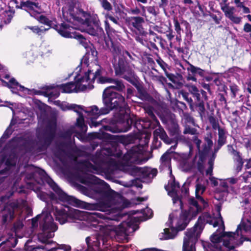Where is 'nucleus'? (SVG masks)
<instances>
[{
	"instance_id": "f257e3e1",
	"label": "nucleus",
	"mask_w": 251,
	"mask_h": 251,
	"mask_svg": "<svg viewBox=\"0 0 251 251\" xmlns=\"http://www.w3.org/2000/svg\"><path fill=\"white\" fill-rule=\"evenodd\" d=\"M111 83L114 85L106 87L102 93L104 107L99 109L97 105H94L92 110L100 114H108L112 110L118 111V118L122 122L123 128H115L106 126L104 128L112 132H126L130 128L134 120L128 115L129 109L125 100L126 86L123 81L118 79L113 78Z\"/></svg>"
},
{
	"instance_id": "f03ea898",
	"label": "nucleus",
	"mask_w": 251,
	"mask_h": 251,
	"mask_svg": "<svg viewBox=\"0 0 251 251\" xmlns=\"http://www.w3.org/2000/svg\"><path fill=\"white\" fill-rule=\"evenodd\" d=\"M63 18L73 25L79 24L85 26L86 32L91 35L101 36L104 34L98 18L91 16L90 13L81 8L70 6L67 11L63 12Z\"/></svg>"
},
{
	"instance_id": "7ed1b4c3",
	"label": "nucleus",
	"mask_w": 251,
	"mask_h": 251,
	"mask_svg": "<svg viewBox=\"0 0 251 251\" xmlns=\"http://www.w3.org/2000/svg\"><path fill=\"white\" fill-rule=\"evenodd\" d=\"M47 183L55 193V194L52 192H50L49 195V198L52 201H57L58 199L61 201L67 202L78 208L85 209L93 208V205L92 204L81 201L74 196L67 195L52 179L50 178L48 180Z\"/></svg>"
},
{
	"instance_id": "20e7f679",
	"label": "nucleus",
	"mask_w": 251,
	"mask_h": 251,
	"mask_svg": "<svg viewBox=\"0 0 251 251\" xmlns=\"http://www.w3.org/2000/svg\"><path fill=\"white\" fill-rule=\"evenodd\" d=\"M112 62L116 75L129 82L137 76L125 56H120L118 59L112 60Z\"/></svg>"
},
{
	"instance_id": "39448f33",
	"label": "nucleus",
	"mask_w": 251,
	"mask_h": 251,
	"mask_svg": "<svg viewBox=\"0 0 251 251\" xmlns=\"http://www.w3.org/2000/svg\"><path fill=\"white\" fill-rule=\"evenodd\" d=\"M145 23L144 19L140 16H131L126 19L128 28L135 35V40L142 44H143V38L148 35V32L143 26Z\"/></svg>"
},
{
	"instance_id": "423d86ee",
	"label": "nucleus",
	"mask_w": 251,
	"mask_h": 251,
	"mask_svg": "<svg viewBox=\"0 0 251 251\" xmlns=\"http://www.w3.org/2000/svg\"><path fill=\"white\" fill-rule=\"evenodd\" d=\"M56 130V123L50 121L45 129L37 135L38 145L41 149L46 150L51 145L55 138Z\"/></svg>"
},
{
	"instance_id": "0eeeda50",
	"label": "nucleus",
	"mask_w": 251,
	"mask_h": 251,
	"mask_svg": "<svg viewBox=\"0 0 251 251\" xmlns=\"http://www.w3.org/2000/svg\"><path fill=\"white\" fill-rule=\"evenodd\" d=\"M188 211H182V213H180L179 215V218L176 227L170 226V230L168 228L164 229V234L167 236V239H173L176 235L178 231H182L185 229L190 221V219L188 218Z\"/></svg>"
},
{
	"instance_id": "6e6552de",
	"label": "nucleus",
	"mask_w": 251,
	"mask_h": 251,
	"mask_svg": "<svg viewBox=\"0 0 251 251\" xmlns=\"http://www.w3.org/2000/svg\"><path fill=\"white\" fill-rule=\"evenodd\" d=\"M103 71V69L100 65L95 63H92L88 71L80 78H83V82L87 83L86 85L88 88L92 89L94 87L93 83L97 77L102 75Z\"/></svg>"
},
{
	"instance_id": "1a4fd4ad",
	"label": "nucleus",
	"mask_w": 251,
	"mask_h": 251,
	"mask_svg": "<svg viewBox=\"0 0 251 251\" xmlns=\"http://www.w3.org/2000/svg\"><path fill=\"white\" fill-rule=\"evenodd\" d=\"M75 82H70L65 84L56 85V87L61 90L63 93H71L73 92H77L79 91H83L86 90V84H82L84 83L83 78L78 77V75L75 78Z\"/></svg>"
},
{
	"instance_id": "9d476101",
	"label": "nucleus",
	"mask_w": 251,
	"mask_h": 251,
	"mask_svg": "<svg viewBox=\"0 0 251 251\" xmlns=\"http://www.w3.org/2000/svg\"><path fill=\"white\" fill-rule=\"evenodd\" d=\"M213 134L211 132H207L203 138L204 143L202 145L201 149V140L199 139L197 136H194L193 137L192 141L195 144L198 150V152H201L206 154H209L212 147L213 145L212 141Z\"/></svg>"
},
{
	"instance_id": "9b49d317",
	"label": "nucleus",
	"mask_w": 251,
	"mask_h": 251,
	"mask_svg": "<svg viewBox=\"0 0 251 251\" xmlns=\"http://www.w3.org/2000/svg\"><path fill=\"white\" fill-rule=\"evenodd\" d=\"M40 228L42 231L40 236L47 239L51 238V233L57 229V226L53 222L51 215H46L40 223Z\"/></svg>"
},
{
	"instance_id": "f8f14e48",
	"label": "nucleus",
	"mask_w": 251,
	"mask_h": 251,
	"mask_svg": "<svg viewBox=\"0 0 251 251\" xmlns=\"http://www.w3.org/2000/svg\"><path fill=\"white\" fill-rule=\"evenodd\" d=\"M220 5L225 16L230 20L233 23L239 24L242 20V17L236 16L234 15L235 8L233 6H230L227 0H221Z\"/></svg>"
},
{
	"instance_id": "ddd939ff",
	"label": "nucleus",
	"mask_w": 251,
	"mask_h": 251,
	"mask_svg": "<svg viewBox=\"0 0 251 251\" xmlns=\"http://www.w3.org/2000/svg\"><path fill=\"white\" fill-rule=\"evenodd\" d=\"M19 207L17 202L12 201L5 204L2 211V223L6 224L8 221H11L15 218V212Z\"/></svg>"
},
{
	"instance_id": "4468645a",
	"label": "nucleus",
	"mask_w": 251,
	"mask_h": 251,
	"mask_svg": "<svg viewBox=\"0 0 251 251\" xmlns=\"http://www.w3.org/2000/svg\"><path fill=\"white\" fill-rule=\"evenodd\" d=\"M73 27L63 22L60 24V26L57 32L62 37L66 38H75L78 40H82L85 41L84 37L80 33L74 31L72 32Z\"/></svg>"
},
{
	"instance_id": "2eb2a0df",
	"label": "nucleus",
	"mask_w": 251,
	"mask_h": 251,
	"mask_svg": "<svg viewBox=\"0 0 251 251\" xmlns=\"http://www.w3.org/2000/svg\"><path fill=\"white\" fill-rule=\"evenodd\" d=\"M167 130L170 136L172 137L174 142L177 144L178 141L181 139V136L179 125L176 120L171 119L169 121Z\"/></svg>"
},
{
	"instance_id": "dca6fc26",
	"label": "nucleus",
	"mask_w": 251,
	"mask_h": 251,
	"mask_svg": "<svg viewBox=\"0 0 251 251\" xmlns=\"http://www.w3.org/2000/svg\"><path fill=\"white\" fill-rule=\"evenodd\" d=\"M137 89L139 95V98L143 100H150L152 97L144 88L142 84L140 82L137 76L129 82Z\"/></svg>"
},
{
	"instance_id": "f3484780",
	"label": "nucleus",
	"mask_w": 251,
	"mask_h": 251,
	"mask_svg": "<svg viewBox=\"0 0 251 251\" xmlns=\"http://www.w3.org/2000/svg\"><path fill=\"white\" fill-rule=\"evenodd\" d=\"M173 22L174 24L175 30L177 33L176 39L177 40H180L181 33L183 30L181 28L180 25L184 26L185 28L186 34H190L191 37L192 36V33L191 30V26L189 23L185 21L182 20L181 23H179L176 17H174L173 19Z\"/></svg>"
},
{
	"instance_id": "a211bd4d",
	"label": "nucleus",
	"mask_w": 251,
	"mask_h": 251,
	"mask_svg": "<svg viewBox=\"0 0 251 251\" xmlns=\"http://www.w3.org/2000/svg\"><path fill=\"white\" fill-rule=\"evenodd\" d=\"M105 137L111 142L120 143L125 146L133 143L134 140L132 136L111 135L108 133L105 134Z\"/></svg>"
},
{
	"instance_id": "6ab92c4d",
	"label": "nucleus",
	"mask_w": 251,
	"mask_h": 251,
	"mask_svg": "<svg viewBox=\"0 0 251 251\" xmlns=\"http://www.w3.org/2000/svg\"><path fill=\"white\" fill-rule=\"evenodd\" d=\"M202 225L198 222L195 225L193 228L188 229L185 232L186 237L184 238L189 243L190 241L198 239L202 230Z\"/></svg>"
},
{
	"instance_id": "aec40b11",
	"label": "nucleus",
	"mask_w": 251,
	"mask_h": 251,
	"mask_svg": "<svg viewBox=\"0 0 251 251\" xmlns=\"http://www.w3.org/2000/svg\"><path fill=\"white\" fill-rule=\"evenodd\" d=\"M189 204L190 205L189 209L184 210L183 209L182 211H187L189 212L188 218H190L191 220L195 218L199 213L201 212L202 208L194 197L189 199Z\"/></svg>"
},
{
	"instance_id": "412c9836",
	"label": "nucleus",
	"mask_w": 251,
	"mask_h": 251,
	"mask_svg": "<svg viewBox=\"0 0 251 251\" xmlns=\"http://www.w3.org/2000/svg\"><path fill=\"white\" fill-rule=\"evenodd\" d=\"M140 150L138 146H134L130 148L123 156L124 160L126 161L127 163L134 162L135 164H139L140 161L135 159L140 153Z\"/></svg>"
},
{
	"instance_id": "4be33fe9",
	"label": "nucleus",
	"mask_w": 251,
	"mask_h": 251,
	"mask_svg": "<svg viewBox=\"0 0 251 251\" xmlns=\"http://www.w3.org/2000/svg\"><path fill=\"white\" fill-rule=\"evenodd\" d=\"M189 67L187 68L188 73L187 80L197 81L196 75H198L201 77H203L204 75V70L202 69L196 67L193 64L188 62Z\"/></svg>"
},
{
	"instance_id": "5701e85b",
	"label": "nucleus",
	"mask_w": 251,
	"mask_h": 251,
	"mask_svg": "<svg viewBox=\"0 0 251 251\" xmlns=\"http://www.w3.org/2000/svg\"><path fill=\"white\" fill-rule=\"evenodd\" d=\"M84 40L85 41L82 40H78V41L86 49V54H88V56L91 57V61H97L98 59V53L96 50V48L93 44H91L90 43L88 44L86 39L85 38Z\"/></svg>"
},
{
	"instance_id": "b1692460",
	"label": "nucleus",
	"mask_w": 251,
	"mask_h": 251,
	"mask_svg": "<svg viewBox=\"0 0 251 251\" xmlns=\"http://www.w3.org/2000/svg\"><path fill=\"white\" fill-rule=\"evenodd\" d=\"M128 117H130L131 119H133L134 120V122L133 124L131 126V127L132 126H134L135 128L138 129V124L141 125V127L144 129H154L155 128L156 126L158 125V124H155L154 122H153L151 119H146L144 120H143L142 121H137L136 118H131L130 115L128 114ZM131 128H130L129 130H130Z\"/></svg>"
},
{
	"instance_id": "393cba45",
	"label": "nucleus",
	"mask_w": 251,
	"mask_h": 251,
	"mask_svg": "<svg viewBox=\"0 0 251 251\" xmlns=\"http://www.w3.org/2000/svg\"><path fill=\"white\" fill-rule=\"evenodd\" d=\"M111 50L113 55L112 60L118 59V57L121 55H126L129 57H131L130 53L127 50H124L123 48L119 45L112 44Z\"/></svg>"
},
{
	"instance_id": "a878e982",
	"label": "nucleus",
	"mask_w": 251,
	"mask_h": 251,
	"mask_svg": "<svg viewBox=\"0 0 251 251\" xmlns=\"http://www.w3.org/2000/svg\"><path fill=\"white\" fill-rule=\"evenodd\" d=\"M201 93L198 94L194 99L195 102H193L194 107L198 112L200 117L202 118L205 115V108L204 102L203 101Z\"/></svg>"
},
{
	"instance_id": "bb28decb",
	"label": "nucleus",
	"mask_w": 251,
	"mask_h": 251,
	"mask_svg": "<svg viewBox=\"0 0 251 251\" xmlns=\"http://www.w3.org/2000/svg\"><path fill=\"white\" fill-rule=\"evenodd\" d=\"M20 8L26 11L28 10L36 11V10L41 9V5L38 2L34 1L33 0H29L20 4Z\"/></svg>"
},
{
	"instance_id": "cd10ccee",
	"label": "nucleus",
	"mask_w": 251,
	"mask_h": 251,
	"mask_svg": "<svg viewBox=\"0 0 251 251\" xmlns=\"http://www.w3.org/2000/svg\"><path fill=\"white\" fill-rule=\"evenodd\" d=\"M153 134L154 135L158 136L161 140L168 145L175 143L172 137L170 138L168 137L166 132L162 127H159L158 128L156 129Z\"/></svg>"
},
{
	"instance_id": "c85d7f7f",
	"label": "nucleus",
	"mask_w": 251,
	"mask_h": 251,
	"mask_svg": "<svg viewBox=\"0 0 251 251\" xmlns=\"http://www.w3.org/2000/svg\"><path fill=\"white\" fill-rule=\"evenodd\" d=\"M17 156L14 153L9 154L7 156H3L0 160V163H4L5 166L10 169L12 167L16 166Z\"/></svg>"
},
{
	"instance_id": "c756f323",
	"label": "nucleus",
	"mask_w": 251,
	"mask_h": 251,
	"mask_svg": "<svg viewBox=\"0 0 251 251\" xmlns=\"http://www.w3.org/2000/svg\"><path fill=\"white\" fill-rule=\"evenodd\" d=\"M101 238V236H97L95 237V240L93 241L92 245H91V241H92L90 237H87L86 238V242L88 246V251H98L100 249V240Z\"/></svg>"
},
{
	"instance_id": "7c9ffc66",
	"label": "nucleus",
	"mask_w": 251,
	"mask_h": 251,
	"mask_svg": "<svg viewBox=\"0 0 251 251\" xmlns=\"http://www.w3.org/2000/svg\"><path fill=\"white\" fill-rule=\"evenodd\" d=\"M55 220L59 222L61 225L68 222L67 211L63 209H58L56 208L54 212Z\"/></svg>"
},
{
	"instance_id": "2f4dec72",
	"label": "nucleus",
	"mask_w": 251,
	"mask_h": 251,
	"mask_svg": "<svg viewBox=\"0 0 251 251\" xmlns=\"http://www.w3.org/2000/svg\"><path fill=\"white\" fill-rule=\"evenodd\" d=\"M100 180L97 176L90 174H87L80 177V182L87 185L98 184Z\"/></svg>"
},
{
	"instance_id": "473e14b6",
	"label": "nucleus",
	"mask_w": 251,
	"mask_h": 251,
	"mask_svg": "<svg viewBox=\"0 0 251 251\" xmlns=\"http://www.w3.org/2000/svg\"><path fill=\"white\" fill-rule=\"evenodd\" d=\"M93 105L91 107V110L90 111V114L92 116L91 118L90 122L89 123V125L90 127H98L101 125V121H96V119L100 115H105L106 114H100V112L93 111L92 109H93Z\"/></svg>"
},
{
	"instance_id": "72a5a7b5",
	"label": "nucleus",
	"mask_w": 251,
	"mask_h": 251,
	"mask_svg": "<svg viewBox=\"0 0 251 251\" xmlns=\"http://www.w3.org/2000/svg\"><path fill=\"white\" fill-rule=\"evenodd\" d=\"M94 192L100 196L106 198H111L112 197V192L106 190L105 188L100 186H96L93 188Z\"/></svg>"
},
{
	"instance_id": "f704fd0d",
	"label": "nucleus",
	"mask_w": 251,
	"mask_h": 251,
	"mask_svg": "<svg viewBox=\"0 0 251 251\" xmlns=\"http://www.w3.org/2000/svg\"><path fill=\"white\" fill-rule=\"evenodd\" d=\"M14 13V10L11 8L10 6L9 7V9L8 10H4L1 15L3 22L5 24H9L13 17Z\"/></svg>"
},
{
	"instance_id": "c9c22d12",
	"label": "nucleus",
	"mask_w": 251,
	"mask_h": 251,
	"mask_svg": "<svg viewBox=\"0 0 251 251\" xmlns=\"http://www.w3.org/2000/svg\"><path fill=\"white\" fill-rule=\"evenodd\" d=\"M78 164L81 165L88 172L95 173V172L99 170V168L97 166L93 165L87 160L80 161L78 162Z\"/></svg>"
},
{
	"instance_id": "e433bc0d",
	"label": "nucleus",
	"mask_w": 251,
	"mask_h": 251,
	"mask_svg": "<svg viewBox=\"0 0 251 251\" xmlns=\"http://www.w3.org/2000/svg\"><path fill=\"white\" fill-rule=\"evenodd\" d=\"M1 81L5 83V86L9 88H14L15 87L19 86L20 87V91L24 92L25 90H28V89L20 84L14 77L11 78L9 82H7L3 80H1Z\"/></svg>"
},
{
	"instance_id": "4c0bfd02",
	"label": "nucleus",
	"mask_w": 251,
	"mask_h": 251,
	"mask_svg": "<svg viewBox=\"0 0 251 251\" xmlns=\"http://www.w3.org/2000/svg\"><path fill=\"white\" fill-rule=\"evenodd\" d=\"M227 131L225 128H219L218 130V139L217 142L222 144H226V139Z\"/></svg>"
},
{
	"instance_id": "58836bf2",
	"label": "nucleus",
	"mask_w": 251,
	"mask_h": 251,
	"mask_svg": "<svg viewBox=\"0 0 251 251\" xmlns=\"http://www.w3.org/2000/svg\"><path fill=\"white\" fill-rule=\"evenodd\" d=\"M208 155V154L199 152V160L197 163V167L198 170L201 173L203 171V163Z\"/></svg>"
},
{
	"instance_id": "ea45409f",
	"label": "nucleus",
	"mask_w": 251,
	"mask_h": 251,
	"mask_svg": "<svg viewBox=\"0 0 251 251\" xmlns=\"http://www.w3.org/2000/svg\"><path fill=\"white\" fill-rule=\"evenodd\" d=\"M154 108L151 105H148L144 107L145 113L148 114L151 120L156 124H159V122L154 114Z\"/></svg>"
},
{
	"instance_id": "a19ab883",
	"label": "nucleus",
	"mask_w": 251,
	"mask_h": 251,
	"mask_svg": "<svg viewBox=\"0 0 251 251\" xmlns=\"http://www.w3.org/2000/svg\"><path fill=\"white\" fill-rule=\"evenodd\" d=\"M171 157L170 152L168 151L162 154L160 158V162L162 164L166 166H168L170 170L171 169Z\"/></svg>"
},
{
	"instance_id": "79ce46f5",
	"label": "nucleus",
	"mask_w": 251,
	"mask_h": 251,
	"mask_svg": "<svg viewBox=\"0 0 251 251\" xmlns=\"http://www.w3.org/2000/svg\"><path fill=\"white\" fill-rule=\"evenodd\" d=\"M75 152L79 157H85L89 158L92 162L95 163V157L93 154L87 152L86 151H82L80 149H76Z\"/></svg>"
},
{
	"instance_id": "37998d69",
	"label": "nucleus",
	"mask_w": 251,
	"mask_h": 251,
	"mask_svg": "<svg viewBox=\"0 0 251 251\" xmlns=\"http://www.w3.org/2000/svg\"><path fill=\"white\" fill-rule=\"evenodd\" d=\"M67 211L68 222H71L78 219L79 214V210L73 209Z\"/></svg>"
},
{
	"instance_id": "c03bdc74",
	"label": "nucleus",
	"mask_w": 251,
	"mask_h": 251,
	"mask_svg": "<svg viewBox=\"0 0 251 251\" xmlns=\"http://www.w3.org/2000/svg\"><path fill=\"white\" fill-rule=\"evenodd\" d=\"M227 194L226 193L221 191L219 188H217L214 195V198L219 201H223L227 197Z\"/></svg>"
},
{
	"instance_id": "a18cd8bd",
	"label": "nucleus",
	"mask_w": 251,
	"mask_h": 251,
	"mask_svg": "<svg viewBox=\"0 0 251 251\" xmlns=\"http://www.w3.org/2000/svg\"><path fill=\"white\" fill-rule=\"evenodd\" d=\"M126 165V169L128 170L129 172V174L132 176H135L137 174L139 175L140 171L141 170V167H137L135 166H129L128 165V163H127Z\"/></svg>"
},
{
	"instance_id": "49530a36",
	"label": "nucleus",
	"mask_w": 251,
	"mask_h": 251,
	"mask_svg": "<svg viewBox=\"0 0 251 251\" xmlns=\"http://www.w3.org/2000/svg\"><path fill=\"white\" fill-rule=\"evenodd\" d=\"M42 27L43 26L39 27L38 26H28L27 28L31 30L33 33H36L38 35H41L42 33L49 30V28H42Z\"/></svg>"
},
{
	"instance_id": "de8ad7c7",
	"label": "nucleus",
	"mask_w": 251,
	"mask_h": 251,
	"mask_svg": "<svg viewBox=\"0 0 251 251\" xmlns=\"http://www.w3.org/2000/svg\"><path fill=\"white\" fill-rule=\"evenodd\" d=\"M181 95L183 99L188 102L191 111H194L195 110L194 109L193 101L191 98L189 97V93L186 92H182Z\"/></svg>"
},
{
	"instance_id": "09e8293b",
	"label": "nucleus",
	"mask_w": 251,
	"mask_h": 251,
	"mask_svg": "<svg viewBox=\"0 0 251 251\" xmlns=\"http://www.w3.org/2000/svg\"><path fill=\"white\" fill-rule=\"evenodd\" d=\"M133 225V222L131 220L129 221H124L119 226L121 228V231L126 233L128 228L131 227Z\"/></svg>"
},
{
	"instance_id": "8fccbe9b",
	"label": "nucleus",
	"mask_w": 251,
	"mask_h": 251,
	"mask_svg": "<svg viewBox=\"0 0 251 251\" xmlns=\"http://www.w3.org/2000/svg\"><path fill=\"white\" fill-rule=\"evenodd\" d=\"M208 120H209V123L211 125L213 129L216 130L217 129L218 130L219 128H222L220 126L218 120L214 116H209L208 118Z\"/></svg>"
},
{
	"instance_id": "3c124183",
	"label": "nucleus",
	"mask_w": 251,
	"mask_h": 251,
	"mask_svg": "<svg viewBox=\"0 0 251 251\" xmlns=\"http://www.w3.org/2000/svg\"><path fill=\"white\" fill-rule=\"evenodd\" d=\"M104 28L108 36L112 35L113 34H114L116 32L114 28L110 26L109 23L106 20L104 21Z\"/></svg>"
},
{
	"instance_id": "603ef678",
	"label": "nucleus",
	"mask_w": 251,
	"mask_h": 251,
	"mask_svg": "<svg viewBox=\"0 0 251 251\" xmlns=\"http://www.w3.org/2000/svg\"><path fill=\"white\" fill-rule=\"evenodd\" d=\"M55 88L54 86H45L42 88V96L49 98H51L50 91Z\"/></svg>"
},
{
	"instance_id": "864d4df0",
	"label": "nucleus",
	"mask_w": 251,
	"mask_h": 251,
	"mask_svg": "<svg viewBox=\"0 0 251 251\" xmlns=\"http://www.w3.org/2000/svg\"><path fill=\"white\" fill-rule=\"evenodd\" d=\"M170 175L172 176L173 179V181L170 184L171 190H172V192L176 193V188H180L179 183L178 182H177L176 181L175 176L172 175V169L170 170Z\"/></svg>"
},
{
	"instance_id": "5fc2aeb1",
	"label": "nucleus",
	"mask_w": 251,
	"mask_h": 251,
	"mask_svg": "<svg viewBox=\"0 0 251 251\" xmlns=\"http://www.w3.org/2000/svg\"><path fill=\"white\" fill-rule=\"evenodd\" d=\"M217 12L218 13V16L214 14L211 12H209V16L212 18V19L215 22V23L216 24H219L220 23V21L222 20V13L221 12L217 11Z\"/></svg>"
},
{
	"instance_id": "6e6d98bb",
	"label": "nucleus",
	"mask_w": 251,
	"mask_h": 251,
	"mask_svg": "<svg viewBox=\"0 0 251 251\" xmlns=\"http://www.w3.org/2000/svg\"><path fill=\"white\" fill-rule=\"evenodd\" d=\"M97 78L98 83L100 84H104L106 83H111V82L113 81L112 78L103 76H101V75H100Z\"/></svg>"
},
{
	"instance_id": "4d7b16f0",
	"label": "nucleus",
	"mask_w": 251,
	"mask_h": 251,
	"mask_svg": "<svg viewBox=\"0 0 251 251\" xmlns=\"http://www.w3.org/2000/svg\"><path fill=\"white\" fill-rule=\"evenodd\" d=\"M206 189L205 187L200 183H198L196 185L195 194L196 196L202 195Z\"/></svg>"
},
{
	"instance_id": "13d9d810",
	"label": "nucleus",
	"mask_w": 251,
	"mask_h": 251,
	"mask_svg": "<svg viewBox=\"0 0 251 251\" xmlns=\"http://www.w3.org/2000/svg\"><path fill=\"white\" fill-rule=\"evenodd\" d=\"M184 134H189L191 135H196L198 134L197 130L195 128L191 127L189 126H186L183 131Z\"/></svg>"
},
{
	"instance_id": "bf43d9fd",
	"label": "nucleus",
	"mask_w": 251,
	"mask_h": 251,
	"mask_svg": "<svg viewBox=\"0 0 251 251\" xmlns=\"http://www.w3.org/2000/svg\"><path fill=\"white\" fill-rule=\"evenodd\" d=\"M229 87L231 93V97L235 98L240 90L239 88L237 85L234 83L231 84Z\"/></svg>"
},
{
	"instance_id": "052dcab7",
	"label": "nucleus",
	"mask_w": 251,
	"mask_h": 251,
	"mask_svg": "<svg viewBox=\"0 0 251 251\" xmlns=\"http://www.w3.org/2000/svg\"><path fill=\"white\" fill-rule=\"evenodd\" d=\"M139 175L143 178L150 177V169L148 168H141L140 171Z\"/></svg>"
},
{
	"instance_id": "680f3d73",
	"label": "nucleus",
	"mask_w": 251,
	"mask_h": 251,
	"mask_svg": "<svg viewBox=\"0 0 251 251\" xmlns=\"http://www.w3.org/2000/svg\"><path fill=\"white\" fill-rule=\"evenodd\" d=\"M12 132L10 129L7 128L0 138V143H4L7 139L9 138L10 135L12 134Z\"/></svg>"
},
{
	"instance_id": "e2e57ef3",
	"label": "nucleus",
	"mask_w": 251,
	"mask_h": 251,
	"mask_svg": "<svg viewBox=\"0 0 251 251\" xmlns=\"http://www.w3.org/2000/svg\"><path fill=\"white\" fill-rule=\"evenodd\" d=\"M76 126L82 130H86L87 126L84 124V120L82 117H79L76 120Z\"/></svg>"
},
{
	"instance_id": "0e129e2a",
	"label": "nucleus",
	"mask_w": 251,
	"mask_h": 251,
	"mask_svg": "<svg viewBox=\"0 0 251 251\" xmlns=\"http://www.w3.org/2000/svg\"><path fill=\"white\" fill-rule=\"evenodd\" d=\"M37 20L41 24H44L48 26L51 23V20H49L46 16L41 15L37 18Z\"/></svg>"
},
{
	"instance_id": "69168bd1",
	"label": "nucleus",
	"mask_w": 251,
	"mask_h": 251,
	"mask_svg": "<svg viewBox=\"0 0 251 251\" xmlns=\"http://www.w3.org/2000/svg\"><path fill=\"white\" fill-rule=\"evenodd\" d=\"M175 106L179 110V112H183L184 110L187 109V106L185 103L183 102L176 100L175 102Z\"/></svg>"
},
{
	"instance_id": "338daca9",
	"label": "nucleus",
	"mask_w": 251,
	"mask_h": 251,
	"mask_svg": "<svg viewBox=\"0 0 251 251\" xmlns=\"http://www.w3.org/2000/svg\"><path fill=\"white\" fill-rule=\"evenodd\" d=\"M222 237L219 235L214 233L210 237V241L213 243H219L222 241Z\"/></svg>"
},
{
	"instance_id": "774afa93",
	"label": "nucleus",
	"mask_w": 251,
	"mask_h": 251,
	"mask_svg": "<svg viewBox=\"0 0 251 251\" xmlns=\"http://www.w3.org/2000/svg\"><path fill=\"white\" fill-rule=\"evenodd\" d=\"M164 72L166 76L171 81H172L173 83H176V79H177L176 76L172 73H169L167 70H165Z\"/></svg>"
}]
</instances>
